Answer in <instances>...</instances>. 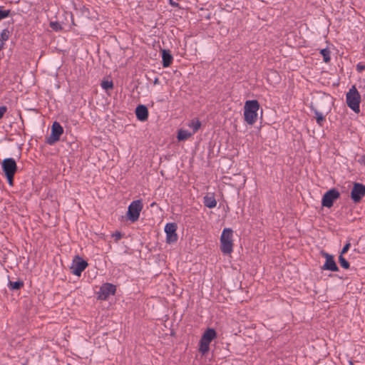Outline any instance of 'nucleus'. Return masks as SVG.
I'll return each mask as SVG.
<instances>
[{"label": "nucleus", "mask_w": 365, "mask_h": 365, "mask_svg": "<svg viewBox=\"0 0 365 365\" xmlns=\"http://www.w3.org/2000/svg\"><path fill=\"white\" fill-rule=\"evenodd\" d=\"M101 86L105 90L112 89L113 88V83L111 81H103L101 83Z\"/></svg>", "instance_id": "b1692460"}, {"label": "nucleus", "mask_w": 365, "mask_h": 365, "mask_svg": "<svg viewBox=\"0 0 365 365\" xmlns=\"http://www.w3.org/2000/svg\"><path fill=\"white\" fill-rule=\"evenodd\" d=\"M217 333L213 329H207L202 334L200 341L199 351L202 354H207L210 350V342L215 339Z\"/></svg>", "instance_id": "39448f33"}, {"label": "nucleus", "mask_w": 365, "mask_h": 365, "mask_svg": "<svg viewBox=\"0 0 365 365\" xmlns=\"http://www.w3.org/2000/svg\"><path fill=\"white\" fill-rule=\"evenodd\" d=\"M365 195V186L360 183H354L351 197L355 202H359Z\"/></svg>", "instance_id": "f8f14e48"}, {"label": "nucleus", "mask_w": 365, "mask_h": 365, "mask_svg": "<svg viewBox=\"0 0 365 365\" xmlns=\"http://www.w3.org/2000/svg\"><path fill=\"white\" fill-rule=\"evenodd\" d=\"M365 69V66L361 64V63H359L357 64L356 66V70L359 71V72H362Z\"/></svg>", "instance_id": "c756f323"}, {"label": "nucleus", "mask_w": 365, "mask_h": 365, "mask_svg": "<svg viewBox=\"0 0 365 365\" xmlns=\"http://www.w3.org/2000/svg\"><path fill=\"white\" fill-rule=\"evenodd\" d=\"M24 286V282L22 281L17 282H9V287L11 289L18 290L21 289Z\"/></svg>", "instance_id": "6ab92c4d"}, {"label": "nucleus", "mask_w": 365, "mask_h": 365, "mask_svg": "<svg viewBox=\"0 0 365 365\" xmlns=\"http://www.w3.org/2000/svg\"><path fill=\"white\" fill-rule=\"evenodd\" d=\"M10 36V31L8 29H4L1 34H0V41L1 43H3V46L4 45V42L6 41Z\"/></svg>", "instance_id": "aec40b11"}, {"label": "nucleus", "mask_w": 365, "mask_h": 365, "mask_svg": "<svg viewBox=\"0 0 365 365\" xmlns=\"http://www.w3.org/2000/svg\"><path fill=\"white\" fill-rule=\"evenodd\" d=\"M50 27L55 31H59L62 30L61 25L57 21L50 22Z\"/></svg>", "instance_id": "5701e85b"}, {"label": "nucleus", "mask_w": 365, "mask_h": 365, "mask_svg": "<svg viewBox=\"0 0 365 365\" xmlns=\"http://www.w3.org/2000/svg\"><path fill=\"white\" fill-rule=\"evenodd\" d=\"M322 255L325 257L326 261L322 267L324 270H330L332 272H337L339 268L334 259V257L325 252H322Z\"/></svg>", "instance_id": "ddd939ff"}, {"label": "nucleus", "mask_w": 365, "mask_h": 365, "mask_svg": "<svg viewBox=\"0 0 365 365\" xmlns=\"http://www.w3.org/2000/svg\"><path fill=\"white\" fill-rule=\"evenodd\" d=\"M142 209L143 203L140 200L133 201L128 208V219L133 222H136L140 217Z\"/></svg>", "instance_id": "423d86ee"}, {"label": "nucleus", "mask_w": 365, "mask_h": 365, "mask_svg": "<svg viewBox=\"0 0 365 365\" xmlns=\"http://www.w3.org/2000/svg\"><path fill=\"white\" fill-rule=\"evenodd\" d=\"M204 204L209 208H213L217 205V201L212 194H207L204 197Z\"/></svg>", "instance_id": "dca6fc26"}, {"label": "nucleus", "mask_w": 365, "mask_h": 365, "mask_svg": "<svg viewBox=\"0 0 365 365\" xmlns=\"http://www.w3.org/2000/svg\"><path fill=\"white\" fill-rule=\"evenodd\" d=\"M339 262L340 265L344 268L348 269L349 267V263L346 261V259L343 257V255H339Z\"/></svg>", "instance_id": "4be33fe9"}, {"label": "nucleus", "mask_w": 365, "mask_h": 365, "mask_svg": "<svg viewBox=\"0 0 365 365\" xmlns=\"http://www.w3.org/2000/svg\"><path fill=\"white\" fill-rule=\"evenodd\" d=\"M351 247V243L349 242H348L344 246V247L342 248L341 251V253H340V255H344L345 253H346L348 252V250H349Z\"/></svg>", "instance_id": "bb28decb"}, {"label": "nucleus", "mask_w": 365, "mask_h": 365, "mask_svg": "<svg viewBox=\"0 0 365 365\" xmlns=\"http://www.w3.org/2000/svg\"><path fill=\"white\" fill-rule=\"evenodd\" d=\"M135 115L137 118L140 121H145L148 118V108L143 106L140 105L137 106L135 109Z\"/></svg>", "instance_id": "4468645a"}, {"label": "nucleus", "mask_w": 365, "mask_h": 365, "mask_svg": "<svg viewBox=\"0 0 365 365\" xmlns=\"http://www.w3.org/2000/svg\"><path fill=\"white\" fill-rule=\"evenodd\" d=\"M201 123L198 120H192L189 123L188 126L192 128V133H195L200 128Z\"/></svg>", "instance_id": "a211bd4d"}, {"label": "nucleus", "mask_w": 365, "mask_h": 365, "mask_svg": "<svg viewBox=\"0 0 365 365\" xmlns=\"http://www.w3.org/2000/svg\"><path fill=\"white\" fill-rule=\"evenodd\" d=\"M162 58L163 66L165 68L170 66L173 62V56L168 50L164 49L162 51Z\"/></svg>", "instance_id": "2eb2a0df"}, {"label": "nucleus", "mask_w": 365, "mask_h": 365, "mask_svg": "<svg viewBox=\"0 0 365 365\" xmlns=\"http://www.w3.org/2000/svg\"><path fill=\"white\" fill-rule=\"evenodd\" d=\"M63 133V128L58 122H54L51 126V133L47 139L49 145H53L60 140L61 135Z\"/></svg>", "instance_id": "0eeeda50"}, {"label": "nucleus", "mask_w": 365, "mask_h": 365, "mask_svg": "<svg viewBox=\"0 0 365 365\" xmlns=\"http://www.w3.org/2000/svg\"><path fill=\"white\" fill-rule=\"evenodd\" d=\"M112 237L115 239V242H118L122 238V234L120 232H115L112 235Z\"/></svg>", "instance_id": "cd10ccee"}, {"label": "nucleus", "mask_w": 365, "mask_h": 365, "mask_svg": "<svg viewBox=\"0 0 365 365\" xmlns=\"http://www.w3.org/2000/svg\"><path fill=\"white\" fill-rule=\"evenodd\" d=\"M314 113L316 115V119H317V123L321 125L322 122L324 120V115H322V113H319L317 110L314 111Z\"/></svg>", "instance_id": "393cba45"}, {"label": "nucleus", "mask_w": 365, "mask_h": 365, "mask_svg": "<svg viewBox=\"0 0 365 365\" xmlns=\"http://www.w3.org/2000/svg\"><path fill=\"white\" fill-rule=\"evenodd\" d=\"M3 48H4L3 43H1L0 44V51L2 50Z\"/></svg>", "instance_id": "2f4dec72"}, {"label": "nucleus", "mask_w": 365, "mask_h": 365, "mask_svg": "<svg viewBox=\"0 0 365 365\" xmlns=\"http://www.w3.org/2000/svg\"><path fill=\"white\" fill-rule=\"evenodd\" d=\"M88 263L83 260L80 257L77 256L74 260V264L71 269L72 273L76 276H81L82 272L87 267Z\"/></svg>", "instance_id": "9b49d317"}, {"label": "nucleus", "mask_w": 365, "mask_h": 365, "mask_svg": "<svg viewBox=\"0 0 365 365\" xmlns=\"http://www.w3.org/2000/svg\"><path fill=\"white\" fill-rule=\"evenodd\" d=\"M259 104L256 100L247 101L244 106V118L246 123L252 125L257 119V111Z\"/></svg>", "instance_id": "f257e3e1"}, {"label": "nucleus", "mask_w": 365, "mask_h": 365, "mask_svg": "<svg viewBox=\"0 0 365 365\" xmlns=\"http://www.w3.org/2000/svg\"><path fill=\"white\" fill-rule=\"evenodd\" d=\"M346 101L347 106L355 113H358L360 111L361 96L355 86H353L346 93Z\"/></svg>", "instance_id": "20e7f679"}, {"label": "nucleus", "mask_w": 365, "mask_h": 365, "mask_svg": "<svg viewBox=\"0 0 365 365\" xmlns=\"http://www.w3.org/2000/svg\"><path fill=\"white\" fill-rule=\"evenodd\" d=\"M170 4L173 6H178V4L176 3L174 0H170Z\"/></svg>", "instance_id": "7c9ffc66"}, {"label": "nucleus", "mask_w": 365, "mask_h": 365, "mask_svg": "<svg viewBox=\"0 0 365 365\" xmlns=\"http://www.w3.org/2000/svg\"><path fill=\"white\" fill-rule=\"evenodd\" d=\"M321 55L323 56L324 61L329 63L331 60L330 51L327 48H324L320 51Z\"/></svg>", "instance_id": "412c9836"}, {"label": "nucleus", "mask_w": 365, "mask_h": 365, "mask_svg": "<svg viewBox=\"0 0 365 365\" xmlns=\"http://www.w3.org/2000/svg\"><path fill=\"white\" fill-rule=\"evenodd\" d=\"M158 78H156V79L155 80V81H154V83H155V84H156V83H158Z\"/></svg>", "instance_id": "473e14b6"}, {"label": "nucleus", "mask_w": 365, "mask_h": 365, "mask_svg": "<svg viewBox=\"0 0 365 365\" xmlns=\"http://www.w3.org/2000/svg\"><path fill=\"white\" fill-rule=\"evenodd\" d=\"M11 14L10 10H2L0 9V21L8 17Z\"/></svg>", "instance_id": "a878e982"}, {"label": "nucleus", "mask_w": 365, "mask_h": 365, "mask_svg": "<svg viewBox=\"0 0 365 365\" xmlns=\"http://www.w3.org/2000/svg\"><path fill=\"white\" fill-rule=\"evenodd\" d=\"M233 231L231 228H225L220 237V250L225 255H230L233 251Z\"/></svg>", "instance_id": "f03ea898"}, {"label": "nucleus", "mask_w": 365, "mask_h": 365, "mask_svg": "<svg viewBox=\"0 0 365 365\" xmlns=\"http://www.w3.org/2000/svg\"><path fill=\"white\" fill-rule=\"evenodd\" d=\"M1 167L9 184L12 186L14 177L17 170V165L15 160L11 158H6L1 162Z\"/></svg>", "instance_id": "7ed1b4c3"}, {"label": "nucleus", "mask_w": 365, "mask_h": 365, "mask_svg": "<svg viewBox=\"0 0 365 365\" xmlns=\"http://www.w3.org/2000/svg\"><path fill=\"white\" fill-rule=\"evenodd\" d=\"M177 225L175 223H168L165 227L166 233V240L168 243H173L178 240V235L176 233Z\"/></svg>", "instance_id": "9d476101"}, {"label": "nucleus", "mask_w": 365, "mask_h": 365, "mask_svg": "<svg viewBox=\"0 0 365 365\" xmlns=\"http://www.w3.org/2000/svg\"><path fill=\"white\" fill-rule=\"evenodd\" d=\"M193 135L192 133L189 132L186 130L180 129L178 133L177 138L179 141H182L188 139Z\"/></svg>", "instance_id": "f3484780"}, {"label": "nucleus", "mask_w": 365, "mask_h": 365, "mask_svg": "<svg viewBox=\"0 0 365 365\" xmlns=\"http://www.w3.org/2000/svg\"><path fill=\"white\" fill-rule=\"evenodd\" d=\"M7 110V108L4 106L0 107V119L3 118L4 115Z\"/></svg>", "instance_id": "c85d7f7f"}, {"label": "nucleus", "mask_w": 365, "mask_h": 365, "mask_svg": "<svg viewBox=\"0 0 365 365\" xmlns=\"http://www.w3.org/2000/svg\"><path fill=\"white\" fill-rule=\"evenodd\" d=\"M115 291V285L110 283H105L101 287L99 292L97 293L98 299L106 300L110 295H114Z\"/></svg>", "instance_id": "1a4fd4ad"}, {"label": "nucleus", "mask_w": 365, "mask_h": 365, "mask_svg": "<svg viewBox=\"0 0 365 365\" xmlns=\"http://www.w3.org/2000/svg\"><path fill=\"white\" fill-rule=\"evenodd\" d=\"M340 196L338 190L336 189H331L327 191L322 197V205L326 207H331L334 202L337 200Z\"/></svg>", "instance_id": "6e6552de"}]
</instances>
